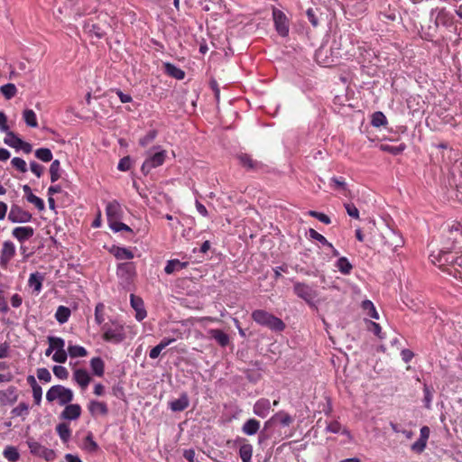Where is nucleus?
I'll use <instances>...</instances> for the list:
<instances>
[{"label": "nucleus", "mask_w": 462, "mask_h": 462, "mask_svg": "<svg viewBox=\"0 0 462 462\" xmlns=\"http://www.w3.org/2000/svg\"><path fill=\"white\" fill-rule=\"evenodd\" d=\"M132 161L130 157H123L117 165L118 170L122 171H128L131 168Z\"/></svg>", "instance_id": "nucleus-59"}, {"label": "nucleus", "mask_w": 462, "mask_h": 462, "mask_svg": "<svg viewBox=\"0 0 462 462\" xmlns=\"http://www.w3.org/2000/svg\"><path fill=\"white\" fill-rule=\"evenodd\" d=\"M74 380L76 383L80 386L83 390L87 389L91 382V376L89 373L83 368H78L74 371Z\"/></svg>", "instance_id": "nucleus-19"}, {"label": "nucleus", "mask_w": 462, "mask_h": 462, "mask_svg": "<svg viewBox=\"0 0 462 462\" xmlns=\"http://www.w3.org/2000/svg\"><path fill=\"white\" fill-rule=\"evenodd\" d=\"M86 448L90 451H96L98 448V445L91 434H88L86 438Z\"/></svg>", "instance_id": "nucleus-61"}, {"label": "nucleus", "mask_w": 462, "mask_h": 462, "mask_svg": "<svg viewBox=\"0 0 462 462\" xmlns=\"http://www.w3.org/2000/svg\"><path fill=\"white\" fill-rule=\"evenodd\" d=\"M430 261L444 268L449 275L462 279V255H458L457 252L440 249L437 253L430 254Z\"/></svg>", "instance_id": "nucleus-1"}, {"label": "nucleus", "mask_w": 462, "mask_h": 462, "mask_svg": "<svg viewBox=\"0 0 462 462\" xmlns=\"http://www.w3.org/2000/svg\"><path fill=\"white\" fill-rule=\"evenodd\" d=\"M108 224H109V227L111 228V230H113L116 233L122 232V231H126V232L131 231L130 227L128 226H126L125 224L122 223L121 220L108 221Z\"/></svg>", "instance_id": "nucleus-45"}, {"label": "nucleus", "mask_w": 462, "mask_h": 462, "mask_svg": "<svg viewBox=\"0 0 462 462\" xmlns=\"http://www.w3.org/2000/svg\"><path fill=\"white\" fill-rule=\"evenodd\" d=\"M11 164L15 170H17L21 173H25L28 171L25 160L21 157H14L11 160Z\"/></svg>", "instance_id": "nucleus-43"}, {"label": "nucleus", "mask_w": 462, "mask_h": 462, "mask_svg": "<svg viewBox=\"0 0 462 462\" xmlns=\"http://www.w3.org/2000/svg\"><path fill=\"white\" fill-rule=\"evenodd\" d=\"M37 377L40 381L44 383H50L51 380V374L50 371L45 367H41L37 369Z\"/></svg>", "instance_id": "nucleus-53"}, {"label": "nucleus", "mask_w": 462, "mask_h": 462, "mask_svg": "<svg viewBox=\"0 0 462 462\" xmlns=\"http://www.w3.org/2000/svg\"><path fill=\"white\" fill-rule=\"evenodd\" d=\"M253 454V447L249 443H245L239 448V457L242 462H250Z\"/></svg>", "instance_id": "nucleus-36"}, {"label": "nucleus", "mask_w": 462, "mask_h": 462, "mask_svg": "<svg viewBox=\"0 0 462 462\" xmlns=\"http://www.w3.org/2000/svg\"><path fill=\"white\" fill-rule=\"evenodd\" d=\"M238 159L240 163L248 169H252L255 165V162L253 161V159L248 155H245V153H241L238 155Z\"/></svg>", "instance_id": "nucleus-56"}, {"label": "nucleus", "mask_w": 462, "mask_h": 462, "mask_svg": "<svg viewBox=\"0 0 462 462\" xmlns=\"http://www.w3.org/2000/svg\"><path fill=\"white\" fill-rule=\"evenodd\" d=\"M275 418L280 420V423L283 427H288V425H290L292 422L291 417L287 413L281 412L277 414Z\"/></svg>", "instance_id": "nucleus-60"}, {"label": "nucleus", "mask_w": 462, "mask_h": 462, "mask_svg": "<svg viewBox=\"0 0 462 462\" xmlns=\"http://www.w3.org/2000/svg\"><path fill=\"white\" fill-rule=\"evenodd\" d=\"M106 214L107 221L121 220L123 217V208L117 200H112L106 204Z\"/></svg>", "instance_id": "nucleus-14"}, {"label": "nucleus", "mask_w": 462, "mask_h": 462, "mask_svg": "<svg viewBox=\"0 0 462 462\" xmlns=\"http://www.w3.org/2000/svg\"><path fill=\"white\" fill-rule=\"evenodd\" d=\"M260 427L261 422L254 419H250L244 422L242 426V432L246 435H254L259 430Z\"/></svg>", "instance_id": "nucleus-28"}, {"label": "nucleus", "mask_w": 462, "mask_h": 462, "mask_svg": "<svg viewBox=\"0 0 462 462\" xmlns=\"http://www.w3.org/2000/svg\"><path fill=\"white\" fill-rule=\"evenodd\" d=\"M423 393H424V403H425V407L427 409H430V403H431V400H432V394L429 389V387L427 386H424L423 388Z\"/></svg>", "instance_id": "nucleus-63"}, {"label": "nucleus", "mask_w": 462, "mask_h": 462, "mask_svg": "<svg viewBox=\"0 0 462 462\" xmlns=\"http://www.w3.org/2000/svg\"><path fill=\"white\" fill-rule=\"evenodd\" d=\"M251 317L257 325L273 331L282 332L285 329L284 322L266 310H255L252 312Z\"/></svg>", "instance_id": "nucleus-2"}, {"label": "nucleus", "mask_w": 462, "mask_h": 462, "mask_svg": "<svg viewBox=\"0 0 462 462\" xmlns=\"http://www.w3.org/2000/svg\"><path fill=\"white\" fill-rule=\"evenodd\" d=\"M116 274L125 282H130L135 274L134 263L132 262L120 263L117 265Z\"/></svg>", "instance_id": "nucleus-12"}, {"label": "nucleus", "mask_w": 462, "mask_h": 462, "mask_svg": "<svg viewBox=\"0 0 462 462\" xmlns=\"http://www.w3.org/2000/svg\"><path fill=\"white\" fill-rule=\"evenodd\" d=\"M309 236L312 240L319 241L323 246H331V244L328 242V240L322 235L319 234L312 228L309 230Z\"/></svg>", "instance_id": "nucleus-47"}, {"label": "nucleus", "mask_w": 462, "mask_h": 462, "mask_svg": "<svg viewBox=\"0 0 462 462\" xmlns=\"http://www.w3.org/2000/svg\"><path fill=\"white\" fill-rule=\"evenodd\" d=\"M72 399V391L60 384L51 386L46 393L47 402H52L57 401L60 406L69 403Z\"/></svg>", "instance_id": "nucleus-5"}, {"label": "nucleus", "mask_w": 462, "mask_h": 462, "mask_svg": "<svg viewBox=\"0 0 462 462\" xmlns=\"http://www.w3.org/2000/svg\"><path fill=\"white\" fill-rule=\"evenodd\" d=\"M30 169L32 172L38 178H40L44 171V167L35 161L30 162Z\"/></svg>", "instance_id": "nucleus-57"}, {"label": "nucleus", "mask_w": 462, "mask_h": 462, "mask_svg": "<svg viewBox=\"0 0 462 462\" xmlns=\"http://www.w3.org/2000/svg\"><path fill=\"white\" fill-rule=\"evenodd\" d=\"M104 310H105V305L103 303H98L97 306H96V309H95V320L97 322V325H102L105 321V318H104Z\"/></svg>", "instance_id": "nucleus-51"}, {"label": "nucleus", "mask_w": 462, "mask_h": 462, "mask_svg": "<svg viewBox=\"0 0 462 462\" xmlns=\"http://www.w3.org/2000/svg\"><path fill=\"white\" fill-rule=\"evenodd\" d=\"M343 429L344 426H342L338 421L333 420L327 422L325 430L326 432L341 433Z\"/></svg>", "instance_id": "nucleus-49"}, {"label": "nucleus", "mask_w": 462, "mask_h": 462, "mask_svg": "<svg viewBox=\"0 0 462 462\" xmlns=\"http://www.w3.org/2000/svg\"><path fill=\"white\" fill-rule=\"evenodd\" d=\"M189 406V399L187 393H182L179 399L170 403V410L175 412L185 411Z\"/></svg>", "instance_id": "nucleus-21"}, {"label": "nucleus", "mask_w": 462, "mask_h": 462, "mask_svg": "<svg viewBox=\"0 0 462 462\" xmlns=\"http://www.w3.org/2000/svg\"><path fill=\"white\" fill-rule=\"evenodd\" d=\"M363 310L367 313L368 316H370L374 319H379V314L374 305V303L371 300H365L362 303Z\"/></svg>", "instance_id": "nucleus-41"}, {"label": "nucleus", "mask_w": 462, "mask_h": 462, "mask_svg": "<svg viewBox=\"0 0 462 462\" xmlns=\"http://www.w3.org/2000/svg\"><path fill=\"white\" fill-rule=\"evenodd\" d=\"M0 91L9 100L16 96L18 90L14 83H7L0 87Z\"/></svg>", "instance_id": "nucleus-37"}, {"label": "nucleus", "mask_w": 462, "mask_h": 462, "mask_svg": "<svg viewBox=\"0 0 462 462\" xmlns=\"http://www.w3.org/2000/svg\"><path fill=\"white\" fill-rule=\"evenodd\" d=\"M49 171H50V177H51V182H55L56 180H58L60 179V161L58 159H55L51 162L50 168H49Z\"/></svg>", "instance_id": "nucleus-39"}, {"label": "nucleus", "mask_w": 462, "mask_h": 462, "mask_svg": "<svg viewBox=\"0 0 462 462\" xmlns=\"http://www.w3.org/2000/svg\"><path fill=\"white\" fill-rule=\"evenodd\" d=\"M48 343H51L54 349L52 354V360L54 362L62 364L67 360V351L64 349L65 341L62 337H56V336H49Z\"/></svg>", "instance_id": "nucleus-8"}, {"label": "nucleus", "mask_w": 462, "mask_h": 462, "mask_svg": "<svg viewBox=\"0 0 462 462\" xmlns=\"http://www.w3.org/2000/svg\"><path fill=\"white\" fill-rule=\"evenodd\" d=\"M6 136L4 140L5 143L11 148L19 149L22 144V139L19 138L14 132L8 131L5 133Z\"/></svg>", "instance_id": "nucleus-32"}, {"label": "nucleus", "mask_w": 462, "mask_h": 462, "mask_svg": "<svg viewBox=\"0 0 462 462\" xmlns=\"http://www.w3.org/2000/svg\"><path fill=\"white\" fill-rule=\"evenodd\" d=\"M35 156L42 162H50L52 159V153L49 148H38L35 150Z\"/></svg>", "instance_id": "nucleus-44"}, {"label": "nucleus", "mask_w": 462, "mask_h": 462, "mask_svg": "<svg viewBox=\"0 0 462 462\" xmlns=\"http://www.w3.org/2000/svg\"><path fill=\"white\" fill-rule=\"evenodd\" d=\"M336 267L343 274H348L353 270V264L345 256H341L337 260Z\"/></svg>", "instance_id": "nucleus-34"}, {"label": "nucleus", "mask_w": 462, "mask_h": 462, "mask_svg": "<svg viewBox=\"0 0 462 462\" xmlns=\"http://www.w3.org/2000/svg\"><path fill=\"white\" fill-rule=\"evenodd\" d=\"M32 397H33L34 403L36 405H40L41 402H42V387L40 385L32 386Z\"/></svg>", "instance_id": "nucleus-58"}, {"label": "nucleus", "mask_w": 462, "mask_h": 462, "mask_svg": "<svg viewBox=\"0 0 462 462\" xmlns=\"http://www.w3.org/2000/svg\"><path fill=\"white\" fill-rule=\"evenodd\" d=\"M344 208L346 209V214L354 218V219H359L360 214L358 213V208L353 203H345Z\"/></svg>", "instance_id": "nucleus-50"}, {"label": "nucleus", "mask_w": 462, "mask_h": 462, "mask_svg": "<svg viewBox=\"0 0 462 462\" xmlns=\"http://www.w3.org/2000/svg\"><path fill=\"white\" fill-rule=\"evenodd\" d=\"M23 117L28 126L32 128L38 126L37 116L32 109H25L23 113Z\"/></svg>", "instance_id": "nucleus-35"}, {"label": "nucleus", "mask_w": 462, "mask_h": 462, "mask_svg": "<svg viewBox=\"0 0 462 462\" xmlns=\"http://www.w3.org/2000/svg\"><path fill=\"white\" fill-rule=\"evenodd\" d=\"M88 354V349L83 346L71 344L68 346L67 356H69L70 357H84L87 356Z\"/></svg>", "instance_id": "nucleus-27"}, {"label": "nucleus", "mask_w": 462, "mask_h": 462, "mask_svg": "<svg viewBox=\"0 0 462 462\" xmlns=\"http://www.w3.org/2000/svg\"><path fill=\"white\" fill-rule=\"evenodd\" d=\"M102 331L103 338L107 342L118 344L125 338L124 327L117 322L105 324Z\"/></svg>", "instance_id": "nucleus-6"}, {"label": "nucleus", "mask_w": 462, "mask_h": 462, "mask_svg": "<svg viewBox=\"0 0 462 462\" xmlns=\"http://www.w3.org/2000/svg\"><path fill=\"white\" fill-rule=\"evenodd\" d=\"M113 254L118 260H130L134 257V253L127 247H115Z\"/></svg>", "instance_id": "nucleus-33"}, {"label": "nucleus", "mask_w": 462, "mask_h": 462, "mask_svg": "<svg viewBox=\"0 0 462 462\" xmlns=\"http://www.w3.org/2000/svg\"><path fill=\"white\" fill-rule=\"evenodd\" d=\"M27 201L33 204L39 211H42L45 208L43 200L34 194L28 197Z\"/></svg>", "instance_id": "nucleus-55"}, {"label": "nucleus", "mask_w": 462, "mask_h": 462, "mask_svg": "<svg viewBox=\"0 0 462 462\" xmlns=\"http://www.w3.org/2000/svg\"><path fill=\"white\" fill-rule=\"evenodd\" d=\"M18 399L17 391L14 386L0 391V405L7 406L14 404Z\"/></svg>", "instance_id": "nucleus-17"}, {"label": "nucleus", "mask_w": 462, "mask_h": 462, "mask_svg": "<svg viewBox=\"0 0 462 462\" xmlns=\"http://www.w3.org/2000/svg\"><path fill=\"white\" fill-rule=\"evenodd\" d=\"M34 235V229L31 226H18L15 227L12 236L18 240L20 243H23V241H27Z\"/></svg>", "instance_id": "nucleus-20"}, {"label": "nucleus", "mask_w": 462, "mask_h": 462, "mask_svg": "<svg viewBox=\"0 0 462 462\" xmlns=\"http://www.w3.org/2000/svg\"><path fill=\"white\" fill-rule=\"evenodd\" d=\"M52 372L53 374L60 380H65L69 376L68 370L62 365H54L52 367Z\"/></svg>", "instance_id": "nucleus-52"}, {"label": "nucleus", "mask_w": 462, "mask_h": 462, "mask_svg": "<svg viewBox=\"0 0 462 462\" xmlns=\"http://www.w3.org/2000/svg\"><path fill=\"white\" fill-rule=\"evenodd\" d=\"M5 457L10 462H17L20 458V453L16 447L7 446L4 450Z\"/></svg>", "instance_id": "nucleus-40"}, {"label": "nucleus", "mask_w": 462, "mask_h": 462, "mask_svg": "<svg viewBox=\"0 0 462 462\" xmlns=\"http://www.w3.org/2000/svg\"><path fill=\"white\" fill-rule=\"evenodd\" d=\"M89 411L92 415L100 414L106 415L108 413L107 406L105 402L98 401H91L88 406Z\"/></svg>", "instance_id": "nucleus-29"}, {"label": "nucleus", "mask_w": 462, "mask_h": 462, "mask_svg": "<svg viewBox=\"0 0 462 462\" xmlns=\"http://www.w3.org/2000/svg\"><path fill=\"white\" fill-rule=\"evenodd\" d=\"M271 402L268 399L262 398L255 402L253 407V412L255 416L264 419L270 414Z\"/></svg>", "instance_id": "nucleus-15"}, {"label": "nucleus", "mask_w": 462, "mask_h": 462, "mask_svg": "<svg viewBox=\"0 0 462 462\" xmlns=\"http://www.w3.org/2000/svg\"><path fill=\"white\" fill-rule=\"evenodd\" d=\"M154 138H155V133L154 132H150L148 134H146L144 137H143L140 140L139 143H140L141 146L144 147L149 143H151Z\"/></svg>", "instance_id": "nucleus-64"}, {"label": "nucleus", "mask_w": 462, "mask_h": 462, "mask_svg": "<svg viewBox=\"0 0 462 462\" xmlns=\"http://www.w3.org/2000/svg\"><path fill=\"white\" fill-rule=\"evenodd\" d=\"M167 158V152L161 150L160 147H153L147 152V156L143 161L141 171L143 173L147 174L153 168L161 166Z\"/></svg>", "instance_id": "nucleus-4"}, {"label": "nucleus", "mask_w": 462, "mask_h": 462, "mask_svg": "<svg viewBox=\"0 0 462 462\" xmlns=\"http://www.w3.org/2000/svg\"><path fill=\"white\" fill-rule=\"evenodd\" d=\"M60 414V418L66 420H77L80 418L82 409L79 404H66Z\"/></svg>", "instance_id": "nucleus-16"}, {"label": "nucleus", "mask_w": 462, "mask_h": 462, "mask_svg": "<svg viewBox=\"0 0 462 462\" xmlns=\"http://www.w3.org/2000/svg\"><path fill=\"white\" fill-rule=\"evenodd\" d=\"M273 20L276 31L278 33L282 36L286 37L289 34V21L285 14L277 8H274L273 11Z\"/></svg>", "instance_id": "nucleus-9"}, {"label": "nucleus", "mask_w": 462, "mask_h": 462, "mask_svg": "<svg viewBox=\"0 0 462 462\" xmlns=\"http://www.w3.org/2000/svg\"><path fill=\"white\" fill-rule=\"evenodd\" d=\"M309 216L315 217L319 222H321L325 225H329L331 223L330 218L327 215L320 213V212L310 210V211H309Z\"/></svg>", "instance_id": "nucleus-54"}, {"label": "nucleus", "mask_w": 462, "mask_h": 462, "mask_svg": "<svg viewBox=\"0 0 462 462\" xmlns=\"http://www.w3.org/2000/svg\"><path fill=\"white\" fill-rule=\"evenodd\" d=\"M208 335L214 338L221 346H226L229 343V336L219 329L208 330Z\"/></svg>", "instance_id": "nucleus-25"}, {"label": "nucleus", "mask_w": 462, "mask_h": 462, "mask_svg": "<svg viewBox=\"0 0 462 462\" xmlns=\"http://www.w3.org/2000/svg\"><path fill=\"white\" fill-rule=\"evenodd\" d=\"M130 303L132 308L135 310V319L139 322L143 320L146 318V311L142 299L131 294Z\"/></svg>", "instance_id": "nucleus-18"}, {"label": "nucleus", "mask_w": 462, "mask_h": 462, "mask_svg": "<svg viewBox=\"0 0 462 462\" xmlns=\"http://www.w3.org/2000/svg\"><path fill=\"white\" fill-rule=\"evenodd\" d=\"M381 151H383L384 152H389L390 154H393L394 156H397V154H401L405 149V144L402 143L398 146H393L389 144H382L380 146Z\"/></svg>", "instance_id": "nucleus-42"}, {"label": "nucleus", "mask_w": 462, "mask_h": 462, "mask_svg": "<svg viewBox=\"0 0 462 462\" xmlns=\"http://www.w3.org/2000/svg\"><path fill=\"white\" fill-rule=\"evenodd\" d=\"M294 294L303 300L310 307L316 308L318 304V291L310 284L295 282L293 284Z\"/></svg>", "instance_id": "nucleus-3"}, {"label": "nucleus", "mask_w": 462, "mask_h": 462, "mask_svg": "<svg viewBox=\"0 0 462 462\" xmlns=\"http://www.w3.org/2000/svg\"><path fill=\"white\" fill-rule=\"evenodd\" d=\"M56 432L58 433L60 439L63 442H67L71 435V431L67 424L65 422H60V424H57L56 426Z\"/></svg>", "instance_id": "nucleus-38"}, {"label": "nucleus", "mask_w": 462, "mask_h": 462, "mask_svg": "<svg viewBox=\"0 0 462 462\" xmlns=\"http://www.w3.org/2000/svg\"><path fill=\"white\" fill-rule=\"evenodd\" d=\"M43 280L44 277L42 273L38 272L32 273L30 274L28 285L33 290L35 293L38 294L42 291Z\"/></svg>", "instance_id": "nucleus-22"}, {"label": "nucleus", "mask_w": 462, "mask_h": 462, "mask_svg": "<svg viewBox=\"0 0 462 462\" xmlns=\"http://www.w3.org/2000/svg\"><path fill=\"white\" fill-rule=\"evenodd\" d=\"M430 20L435 26H448L452 23V15L445 8H434L430 11Z\"/></svg>", "instance_id": "nucleus-11"}, {"label": "nucleus", "mask_w": 462, "mask_h": 462, "mask_svg": "<svg viewBox=\"0 0 462 462\" xmlns=\"http://www.w3.org/2000/svg\"><path fill=\"white\" fill-rule=\"evenodd\" d=\"M29 406L25 402L20 403L17 407L13 409L12 414L14 417H23L28 414Z\"/></svg>", "instance_id": "nucleus-48"}, {"label": "nucleus", "mask_w": 462, "mask_h": 462, "mask_svg": "<svg viewBox=\"0 0 462 462\" xmlns=\"http://www.w3.org/2000/svg\"><path fill=\"white\" fill-rule=\"evenodd\" d=\"M16 253V247L11 240H5L3 244L0 255V266L6 267L8 263L14 258Z\"/></svg>", "instance_id": "nucleus-13"}, {"label": "nucleus", "mask_w": 462, "mask_h": 462, "mask_svg": "<svg viewBox=\"0 0 462 462\" xmlns=\"http://www.w3.org/2000/svg\"><path fill=\"white\" fill-rule=\"evenodd\" d=\"M70 317V310L65 306H59L56 310L54 318L56 321L62 325L65 324Z\"/></svg>", "instance_id": "nucleus-31"}, {"label": "nucleus", "mask_w": 462, "mask_h": 462, "mask_svg": "<svg viewBox=\"0 0 462 462\" xmlns=\"http://www.w3.org/2000/svg\"><path fill=\"white\" fill-rule=\"evenodd\" d=\"M32 214H30L26 210H23L21 207L17 205L12 206L10 212L8 214L9 221L14 224L29 223L32 220Z\"/></svg>", "instance_id": "nucleus-10"}, {"label": "nucleus", "mask_w": 462, "mask_h": 462, "mask_svg": "<svg viewBox=\"0 0 462 462\" xmlns=\"http://www.w3.org/2000/svg\"><path fill=\"white\" fill-rule=\"evenodd\" d=\"M449 236H448V239L453 240V245H451V248H456L457 243H462L460 239H462V224L457 223L451 225L449 226Z\"/></svg>", "instance_id": "nucleus-23"}, {"label": "nucleus", "mask_w": 462, "mask_h": 462, "mask_svg": "<svg viewBox=\"0 0 462 462\" xmlns=\"http://www.w3.org/2000/svg\"><path fill=\"white\" fill-rule=\"evenodd\" d=\"M163 67L166 74H169L177 79H183L185 78V71L177 65H173L172 63H166L163 65Z\"/></svg>", "instance_id": "nucleus-26"}, {"label": "nucleus", "mask_w": 462, "mask_h": 462, "mask_svg": "<svg viewBox=\"0 0 462 462\" xmlns=\"http://www.w3.org/2000/svg\"><path fill=\"white\" fill-rule=\"evenodd\" d=\"M26 443L31 454L33 456L44 458L46 461H52L56 457V453L53 449L46 448L33 438H28Z\"/></svg>", "instance_id": "nucleus-7"}, {"label": "nucleus", "mask_w": 462, "mask_h": 462, "mask_svg": "<svg viewBox=\"0 0 462 462\" xmlns=\"http://www.w3.org/2000/svg\"><path fill=\"white\" fill-rule=\"evenodd\" d=\"M387 124V118L383 112H375L373 115L372 125L374 127L383 126Z\"/></svg>", "instance_id": "nucleus-46"}, {"label": "nucleus", "mask_w": 462, "mask_h": 462, "mask_svg": "<svg viewBox=\"0 0 462 462\" xmlns=\"http://www.w3.org/2000/svg\"><path fill=\"white\" fill-rule=\"evenodd\" d=\"M369 329L380 338H384V336L382 335V328L380 327L379 324L371 321Z\"/></svg>", "instance_id": "nucleus-62"}, {"label": "nucleus", "mask_w": 462, "mask_h": 462, "mask_svg": "<svg viewBox=\"0 0 462 462\" xmlns=\"http://www.w3.org/2000/svg\"><path fill=\"white\" fill-rule=\"evenodd\" d=\"M188 263L187 262H181L179 259H171L168 260V263H166V266H164V272L168 274H171L177 271H180L187 267Z\"/></svg>", "instance_id": "nucleus-24"}, {"label": "nucleus", "mask_w": 462, "mask_h": 462, "mask_svg": "<svg viewBox=\"0 0 462 462\" xmlns=\"http://www.w3.org/2000/svg\"><path fill=\"white\" fill-rule=\"evenodd\" d=\"M92 372L97 376H103L105 374V363L99 356L93 357L90 360Z\"/></svg>", "instance_id": "nucleus-30"}]
</instances>
